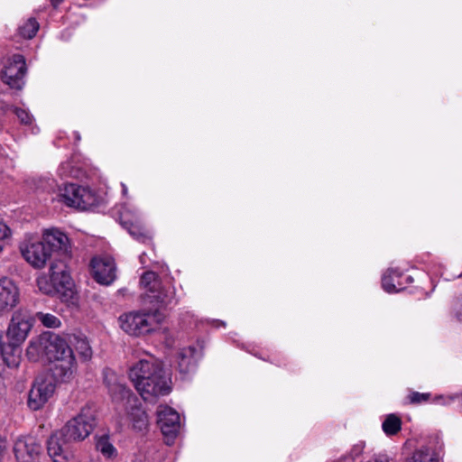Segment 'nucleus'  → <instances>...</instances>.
I'll list each match as a JSON object with an SVG mask.
<instances>
[{
    "label": "nucleus",
    "instance_id": "20e7f679",
    "mask_svg": "<svg viewBox=\"0 0 462 462\" xmlns=\"http://www.w3.org/2000/svg\"><path fill=\"white\" fill-rule=\"evenodd\" d=\"M47 360L56 362L54 374L61 381L69 380L77 370V363L72 349L66 340L58 335L44 333Z\"/></svg>",
    "mask_w": 462,
    "mask_h": 462
},
{
    "label": "nucleus",
    "instance_id": "0eeeda50",
    "mask_svg": "<svg viewBox=\"0 0 462 462\" xmlns=\"http://www.w3.org/2000/svg\"><path fill=\"white\" fill-rule=\"evenodd\" d=\"M156 313L129 312L119 317L121 328L129 335L141 336L153 330V319Z\"/></svg>",
    "mask_w": 462,
    "mask_h": 462
},
{
    "label": "nucleus",
    "instance_id": "a211bd4d",
    "mask_svg": "<svg viewBox=\"0 0 462 462\" xmlns=\"http://www.w3.org/2000/svg\"><path fill=\"white\" fill-rule=\"evenodd\" d=\"M404 279L407 282H411V276H403V273L396 269H388L382 277V286L388 293L398 292L404 289Z\"/></svg>",
    "mask_w": 462,
    "mask_h": 462
},
{
    "label": "nucleus",
    "instance_id": "393cba45",
    "mask_svg": "<svg viewBox=\"0 0 462 462\" xmlns=\"http://www.w3.org/2000/svg\"><path fill=\"white\" fill-rule=\"evenodd\" d=\"M140 283L150 293H155L161 285L157 274L153 272L144 273L141 277Z\"/></svg>",
    "mask_w": 462,
    "mask_h": 462
},
{
    "label": "nucleus",
    "instance_id": "aec40b11",
    "mask_svg": "<svg viewBox=\"0 0 462 462\" xmlns=\"http://www.w3.org/2000/svg\"><path fill=\"white\" fill-rule=\"evenodd\" d=\"M196 349L192 346L185 347L180 350L177 356L179 370L181 374H189L195 370L197 357Z\"/></svg>",
    "mask_w": 462,
    "mask_h": 462
},
{
    "label": "nucleus",
    "instance_id": "e433bc0d",
    "mask_svg": "<svg viewBox=\"0 0 462 462\" xmlns=\"http://www.w3.org/2000/svg\"><path fill=\"white\" fill-rule=\"evenodd\" d=\"M177 436L178 435H163V442L167 446H171L174 444Z\"/></svg>",
    "mask_w": 462,
    "mask_h": 462
},
{
    "label": "nucleus",
    "instance_id": "f704fd0d",
    "mask_svg": "<svg viewBox=\"0 0 462 462\" xmlns=\"http://www.w3.org/2000/svg\"><path fill=\"white\" fill-rule=\"evenodd\" d=\"M453 313H454L455 318L459 322H462V300L460 301L457 302V304L454 307Z\"/></svg>",
    "mask_w": 462,
    "mask_h": 462
},
{
    "label": "nucleus",
    "instance_id": "7c9ffc66",
    "mask_svg": "<svg viewBox=\"0 0 462 462\" xmlns=\"http://www.w3.org/2000/svg\"><path fill=\"white\" fill-rule=\"evenodd\" d=\"M58 174L61 178H67V177L76 178V177H78V171L76 169H74L71 162L67 161V162L60 163V165L58 168Z\"/></svg>",
    "mask_w": 462,
    "mask_h": 462
},
{
    "label": "nucleus",
    "instance_id": "473e14b6",
    "mask_svg": "<svg viewBox=\"0 0 462 462\" xmlns=\"http://www.w3.org/2000/svg\"><path fill=\"white\" fill-rule=\"evenodd\" d=\"M410 401L412 403H420L422 402H427L430 398V393H420L418 392H413L410 395Z\"/></svg>",
    "mask_w": 462,
    "mask_h": 462
},
{
    "label": "nucleus",
    "instance_id": "f3484780",
    "mask_svg": "<svg viewBox=\"0 0 462 462\" xmlns=\"http://www.w3.org/2000/svg\"><path fill=\"white\" fill-rule=\"evenodd\" d=\"M19 301V289L7 278L0 279V311L13 309Z\"/></svg>",
    "mask_w": 462,
    "mask_h": 462
},
{
    "label": "nucleus",
    "instance_id": "cd10ccee",
    "mask_svg": "<svg viewBox=\"0 0 462 462\" xmlns=\"http://www.w3.org/2000/svg\"><path fill=\"white\" fill-rule=\"evenodd\" d=\"M75 340L76 351L84 360H89L92 357V349L88 341L80 337H75Z\"/></svg>",
    "mask_w": 462,
    "mask_h": 462
},
{
    "label": "nucleus",
    "instance_id": "bb28decb",
    "mask_svg": "<svg viewBox=\"0 0 462 462\" xmlns=\"http://www.w3.org/2000/svg\"><path fill=\"white\" fill-rule=\"evenodd\" d=\"M382 428L384 433H398L402 430V420L398 416L390 414L383 422Z\"/></svg>",
    "mask_w": 462,
    "mask_h": 462
},
{
    "label": "nucleus",
    "instance_id": "4c0bfd02",
    "mask_svg": "<svg viewBox=\"0 0 462 462\" xmlns=\"http://www.w3.org/2000/svg\"><path fill=\"white\" fill-rule=\"evenodd\" d=\"M63 0H51V5L54 6V7H57Z\"/></svg>",
    "mask_w": 462,
    "mask_h": 462
},
{
    "label": "nucleus",
    "instance_id": "a878e982",
    "mask_svg": "<svg viewBox=\"0 0 462 462\" xmlns=\"http://www.w3.org/2000/svg\"><path fill=\"white\" fill-rule=\"evenodd\" d=\"M39 30V23L34 18L28 19L19 27V34L24 39H32Z\"/></svg>",
    "mask_w": 462,
    "mask_h": 462
},
{
    "label": "nucleus",
    "instance_id": "b1692460",
    "mask_svg": "<svg viewBox=\"0 0 462 462\" xmlns=\"http://www.w3.org/2000/svg\"><path fill=\"white\" fill-rule=\"evenodd\" d=\"M96 448L106 458L113 459L117 457V450L109 439V435H100L96 439Z\"/></svg>",
    "mask_w": 462,
    "mask_h": 462
},
{
    "label": "nucleus",
    "instance_id": "2eb2a0df",
    "mask_svg": "<svg viewBox=\"0 0 462 462\" xmlns=\"http://www.w3.org/2000/svg\"><path fill=\"white\" fill-rule=\"evenodd\" d=\"M91 268L93 275L98 283L108 285L116 278L115 262L109 256L93 258Z\"/></svg>",
    "mask_w": 462,
    "mask_h": 462
},
{
    "label": "nucleus",
    "instance_id": "5701e85b",
    "mask_svg": "<svg viewBox=\"0 0 462 462\" xmlns=\"http://www.w3.org/2000/svg\"><path fill=\"white\" fill-rule=\"evenodd\" d=\"M405 462H440L439 454L429 447H421L415 450L411 457Z\"/></svg>",
    "mask_w": 462,
    "mask_h": 462
},
{
    "label": "nucleus",
    "instance_id": "423d86ee",
    "mask_svg": "<svg viewBox=\"0 0 462 462\" xmlns=\"http://www.w3.org/2000/svg\"><path fill=\"white\" fill-rule=\"evenodd\" d=\"M88 435H50L47 452L53 462H68L73 457L72 445L82 441Z\"/></svg>",
    "mask_w": 462,
    "mask_h": 462
},
{
    "label": "nucleus",
    "instance_id": "9d476101",
    "mask_svg": "<svg viewBox=\"0 0 462 462\" xmlns=\"http://www.w3.org/2000/svg\"><path fill=\"white\" fill-rule=\"evenodd\" d=\"M42 448L32 435H21L14 445V453L17 462H37Z\"/></svg>",
    "mask_w": 462,
    "mask_h": 462
},
{
    "label": "nucleus",
    "instance_id": "79ce46f5",
    "mask_svg": "<svg viewBox=\"0 0 462 462\" xmlns=\"http://www.w3.org/2000/svg\"><path fill=\"white\" fill-rule=\"evenodd\" d=\"M145 254H143L141 256H140V261L143 264H144V261H145V258H144Z\"/></svg>",
    "mask_w": 462,
    "mask_h": 462
},
{
    "label": "nucleus",
    "instance_id": "a19ab883",
    "mask_svg": "<svg viewBox=\"0 0 462 462\" xmlns=\"http://www.w3.org/2000/svg\"><path fill=\"white\" fill-rule=\"evenodd\" d=\"M122 192L124 195H126L127 194V187L125 186V184L122 183Z\"/></svg>",
    "mask_w": 462,
    "mask_h": 462
},
{
    "label": "nucleus",
    "instance_id": "4be33fe9",
    "mask_svg": "<svg viewBox=\"0 0 462 462\" xmlns=\"http://www.w3.org/2000/svg\"><path fill=\"white\" fill-rule=\"evenodd\" d=\"M44 333L37 337L32 338L26 350L27 357L33 362L39 361L45 357L47 359V350H45Z\"/></svg>",
    "mask_w": 462,
    "mask_h": 462
},
{
    "label": "nucleus",
    "instance_id": "58836bf2",
    "mask_svg": "<svg viewBox=\"0 0 462 462\" xmlns=\"http://www.w3.org/2000/svg\"><path fill=\"white\" fill-rule=\"evenodd\" d=\"M455 398H457L459 402L462 403V393L460 395L448 397V400L453 401Z\"/></svg>",
    "mask_w": 462,
    "mask_h": 462
},
{
    "label": "nucleus",
    "instance_id": "39448f33",
    "mask_svg": "<svg viewBox=\"0 0 462 462\" xmlns=\"http://www.w3.org/2000/svg\"><path fill=\"white\" fill-rule=\"evenodd\" d=\"M56 389L54 378L50 374L39 375L28 393L27 404L32 411L42 409L51 398Z\"/></svg>",
    "mask_w": 462,
    "mask_h": 462
},
{
    "label": "nucleus",
    "instance_id": "c85d7f7f",
    "mask_svg": "<svg viewBox=\"0 0 462 462\" xmlns=\"http://www.w3.org/2000/svg\"><path fill=\"white\" fill-rule=\"evenodd\" d=\"M36 319L46 328H57L60 327V319L53 314L37 312L35 315Z\"/></svg>",
    "mask_w": 462,
    "mask_h": 462
},
{
    "label": "nucleus",
    "instance_id": "2f4dec72",
    "mask_svg": "<svg viewBox=\"0 0 462 462\" xmlns=\"http://www.w3.org/2000/svg\"><path fill=\"white\" fill-rule=\"evenodd\" d=\"M14 114L17 116L18 119L22 124L30 125L32 122V116L30 113L22 108H14Z\"/></svg>",
    "mask_w": 462,
    "mask_h": 462
},
{
    "label": "nucleus",
    "instance_id": "37998d69",
    "mask_svg": "<svg viewBox=\"0 0 462 462\" xmlns=\"http://www.w3.org/2000/svg\"><path fill=\"white\" fill-rule=\"evenodd\" d=\"M76 138H77L78 141L80 140V136H79V134L78 133L76 134Z\"/></svg>",
    "mask_w": 462,
    "mask_h": 462
},
{
    "label": "nucleus",
    "instance_id": "72a5a7b5",
    "mask_svg": "<svg viewBox=\"0 0 462 462\" xmlns=\"http://www.w3.org/2000/svg\"><path fill=\"white\" fill-rule=\"evenodd\" d=\"M10 235V228L5 223L0 222V240L7 238Z\"/></svg>",
    "mask_w": 462,
    "mask_h": 462
},
{
    "label": "nucleus",
    "instance_id": "f8f14e48",
    "mask_svg": "<svg viewBox=\"0 0 462 462\" xmlns=\"http://www.w3.org/2000/svg\"><path fill=\"white\" fill-rule=\"evenodd\" d=\"M120 219L121 224L134 238L143 243L150 240L148 232L139 221V214L135 208H130L128 206L124 205L120 210Z\"/></svg>",
    "mask_w": 462,
    "mask_h": 462
},
{
    "label": "nucleus",
    "instance_id": "9b49d317",
    "mask_svg": "<svg viewBox=\"0 0 462 462\" xmlns=\"http://www.w3.org/2000/svg\"><path fill=\"white\" fill-rule=\"evenodd\" d=\"M32 327V319L23 310L15 311L11 319L6 337L8 340L22 344Z\"/></svg>",
    "mask_w": 462,
    "mask_h": 462
},
{
    "label": "nucleus",
    "instance_id": "7ed1b4c3",
    "mask_svg": "<svg viewBox=\"0 0 462 462\" xmlns=\"http://www.w3.org/2000/svg\"><path fill=\"white\" fill-rule=\"evenodd\" d=\"M103 376L112 401L124 406L132 420L133 428L138 431L146 430L147 414L142 410L138 397L125 384L118 382L114 371L106 368L103 371Z\"/></svg>",
    "mask_w": 462,
    "mask_h": 462
},
{
    "label": "nucleus",
    "instance_id": "dca6fc26",
    "mask_svg": "<svg viewBox=\"0 0 462 462\" xmlns=\"http://www.w3.org/2000/svg\"><path fill=\"white\" fill-rule=\"evenodd\" d=\"M157 424L162 433H178L181 430L180 414L167 405H160L158 407Z\"/></svg>",
    "mask_w": 462,
    "mask_h": 462
},
{
    "label": "nucleus",
    "instance_id": "1a4fd4ad",
    "mask_svg": "<svg viewBox=\"0 0 462 462\" xmlns=\"http://www.w3.org/2000/svg\"><path fill=\"white\" fill-rule=\"evenodd\" d=\"M58 196L59 200L68 207L81 210L87 209L93 203L91 193L87 189L73 183L66 184L64 188L60 189Z\"/></svg>",
    "mask_w": 462,
    "mask_h": 462
},
{
    "label": "nucleus",
    "instance_id": "4468645a",
    "mask_svg": "<svg viewBox=\"0 0 462 462\" xmlns=\"http://www.w3.org/2000/svg\"><path fill=\"white\" fill-rule=\"evenodd\" d=\"M96 429V417L89 407L83 408L77 416L69 420L65 425L67 433H92Z\"/></svg>",
    "mask_w": 462,
    "mask_h": 462
},
{
    "label": "nucleus",
    "instance_id": "c756f323",
    "mask_svg": "<svg viewBox=\"0 0 462 462\" xmlns=\"http://www.w3.org/2000/svg\"><path fill=\"white\" fill-rule=\"evenodd\" d=\"M37 286L39 290L44 294H53L56 293L57 291L52 283V281L50 279V274L45 275L42 274L39 276L36 280Z\"/></svg>",
    "mask_w": 462,
    "mask_h": 462
},
{
    "label": "nucleus",
    "instance_id": "ddd939ff",
    "mask_svg": "<svg viewBox=\"0 0 462 462\" xmlns=\"http://www.w3.org/2000/svg\"><path fill=\"white\" fill-rule=\"evenodd\" d=\"M50 279L57 291V293L70 295L73 282L67 265L62 261L52 262L50 269Z\"/></svg>",
    "mask_w": 462,
    "mask_h": 462
},
{
    "label": "nucleus",
    "instance_id": "6e6552de",
    "mask_svg": "<svg viewBox=\"0 0 462 462\" xmlns=\"http://www.w3.org/2000/svg\"><path fill=\"white\" fill-rule=\"evenodd\" d=\"M25 73L26 64L23 56L14 54L6 60L1 72V79L10 88L21 89L24 85Z\"/></svg>",
    "mask_w": 462,
    "mask_h": 462
},
{
    "label": "nucleus",
    "instance_id": "c03bdc74",
    "mask_svg": "<svg viewBox=\"0 0 462 462\" xmlns=\"http://www.w3.org/2000/svg\"><path fill=\"white\" fill-rule=\"evenodd\" d=\"M3 250V246L0 245V253L2 252Z\"/></svg>",
    "mask_w": 462,
    "mask_h": 462
},
{
    "label": "nucleus",
    "instance_id": "f03ea898",
    "mask_svg": "<svg viewBox=\"0 0 462 462\" xmlns=\"http://www.w3.org/2000/svg\"><path fill=\"white\" fill-rule=\"evenodd\" d=\"M69 250L68 236L58 229H48L42 234V239L32 236L25 237L19 244V251L23 260L34 269H43L51 260L52 253Z\"/></svg>",
    "mask_w": 462,
    "mask_h": 462
},
{
    "label": "nucleus",
    "instance_id": "412c9836",
    "mask_svg": "<svg viewBox=\"0 0 462 462\" xmlns=\"http://www.w3.org/2000/svg\"><path fill=\"white\" fill-rule=\"evenodd\" d=\"M147 297L150 299V301H156L161 307H171L178 303V299L176 298L175 288L172 286H168L164 288H159L155 291V293L148 294Z\"/></svg>",
    "mask_w": 462,
    "mask_h": 462
},
{
    "label": "nucleus",
    "instance_id": "6ab92c4d",
    "mask_svg": "<svg viewBox=\"0 0 462 462\" xmlns=\"http://www.w3.org/2000/svg\"><path fill=\"white\" fill-rule=\"evenodd\" d=\"M20 343L13 340L1 344V356L4 363L10 368L18 367L21 361Z\"/></svg>",
    "mask_w": 462,
    "mask_h": 462
},
{
    "label": "nucleus",
    "instance_id": "f257e3e1",
    "mask_svg": "<svg viewBox=\"0 0 462 462\" xmlns=\"http://www.w3.org/2000/svg\"><path fill=\"white\" fill-rule=\"evenodd\" d=\"M128 375L144 401H152L170 393V377L163 370L162 363L152 355H145L133 365Z\"/></svg>",
    "mask_w": 462,
    "mask_h": 462
},
{
    "label": "nucleus",
    "instance_id": "ea45409f",
    "mask_svg": "<svg viewBox=\"0 0 462 462\" xmlns=\"http://www.w3.org/2000/svg\"><path fill=\"white\" fill-rule=\"evenodd\" d=\"M369 462H388L385 458H375L374 460H370Z\"/></svg>",
    "mask_w": 462,
    "mask_h": 462
},
{
    "label": "nucleus",
    "instance_id": "c9c22d12",
    "mask_svg": "<svg viewBox=\"0 0 462 462\" xmlns=\"http://www.w3.org/2000/svg\"><path fill=\"white\" fill-rule=\"evenodd\" d=\"M7 448V440L5 437L0 436V462H2V459L5 456V453Z\"/></svg>",
    "mask_w": 462,
    "mask_h": 462
}]
</instances>
